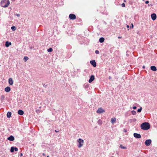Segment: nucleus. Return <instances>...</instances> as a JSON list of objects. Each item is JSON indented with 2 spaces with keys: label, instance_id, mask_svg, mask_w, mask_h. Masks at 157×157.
Segmentation results:
<instances>
[{
  "label": "nucleus",
  "instance_id": "a18cd8bd",
  "mask_svg": "<svg viewBox=\"0 0 157 157\" xmlns=\"http://www.w3.org/2000/svg\"><path fill=\"white\" fill-rule=\"evenodd\" d=\"M21 155H22V154L21 153Z\"/></svg>",
  "mask_w": 157,
  "mask_h": 157
},
{
  "label": "nucleus",
  "instance_id": "ddd939ff",
  "mask_svg": "<svg viewBox=\"0 0 157 157\" xmlns=\"http://www.w3.org/2000/svg\"><path fill=\"white\" fill-rule=\"evenodd\" d=\"M18 113L19 115H22L24 114V112L21 110H19L18 111Z\"/></svg>",
  "mask_w": 157,
  "mask_h": 157
},
{
  "label": "nucleus",
  "instance_id": "79ce46f5",
  "mask_svg": "<svg viewBox=\"0 0 157 157\" xmlns=\"http://www.w3.org/2000/svg\"><path fill=\"white\" fill-rule=\"evenodd\" d=\"M55 132H58V131H56V130H55Z\"/></svg>",
  "mask_w": 157,
  "mask_h": 157
},
{
  "label": "nucleus",
  "instance_id": "423d86ee",
  "mask_svg": "<svg viewBox=\"0 0 157 157\" xmlns=\"http://www.w3.org/2000/svg\"><path fill=\"white\" fill-rule=\"evenodd\" d=\"M105 112V110L102 108H99L97 111V113H101Z\"/></svg>",
  "mask_w": 157,
  "mask_h": 157
},
{
  "label": "nucleus",
  "instance_id": "5701e85b",
  "mask_svg": "<svg viewBox=\"0 0 157 157\" xmlns=\"http://www.w3.org/2000/svg\"><path fill=\"white\" fill-rule=\"evenodd\" d=\"M133 115H135L136 114V112L134 110H132L131 111Z\"/></svg>",
  "mask_w": 157,
  "mask_h": 157
},
{
  "label": "nucleus",
  "instance_id": "6ab92c4d",
  "mask_svg": "<svg viewBox=\"0 0 157 157\" xmlns=\"http://www.w3.org/2000/svg\"><path fill=\"white\" fill-rule=\"evenodd\" d=\"M104 38L103 37H101L99 39V41L101 43H102L104 41Z\"/></svg>",
  "mask_w": 157,
  "mask_h": 157
},
{
  "label": "nucleus",
  "instance_id": "1a4fd4ad",
  "mask_svg": "<svg viewBox=\"0 0 157 157\" xmlns=\"http://www.w3.org/2000/svg\"><path fill=\"white\" fill-rule=\"evenodd\" d=\"M151 17L153 20H155L156 18V16L155 13H153L151 14Z\"/></svg>",
  "mask_w": 157,
  "mask_h": 157
},
{
  "label": "nucleus",
  "instance_id": "f3484780",
  "mask_svg": "<svg viewBox=\"0 0 157 157\" xmlns=\"http://www.w3.org/2000/svg\"><path fill=\"white\" fill-rule=\"evenodd\" d=\"M11 115V113L10 112H8L7 114V117L8 118H10Z\"/></svg>",
  "mask_w": 157,
  "mask_h": 157
},
{
  "label": "nucleus",
  "instance_id": "c756f323",
  "mask_svg": "<svg viewBox=\"0 0 157 157\" xmlns=\"http://www.w3.org/2000/svg\"><path fill=\"white\" fill-rule=\"evenodd\" d=\"M132 121L133 122H135L136 121V119L135 118H133L132 119Z\"/></svg>",
  "mask_w": 157,
  "mask_h": 157
},
{
  "label": "nucleus",
  "instance_id": "7c9ffc66",
  "mask_svg": "<svg viewBox=\"0 0 157 157\" xmlns=\"http://www.w3.org/2000/svg\"><path fill=\"white\" fill-rule=\"evenodd\" d=\"M14 150H15V151H17L18 150V148L16 147H14Z\"/></svg>",
  "mask_w": 157,
  "mask_h": 157
},
{
  "label": "nucleus",
  "instance_id": "c9c22d12",
  "mask_svg": "<svg viewBox=\"0 0 157 157\" xmlns=\"http://www.w3.org/2000/svg\"><path fill=\"white\" fill-rule=\"evenodd\" d=\"M123 131L124 132H127V130L126 129H124Z\"/></svg>",
  "mask_w": 157,
  "mask_h": 157
},
{
  "label": "nucleus",
  "instance_id": "f03ea898",
  "mask_svg": "<svg viewBox=\"0 0 157 157\" xmlns=\"http://www.w3.org/2000/svg\"><path fill=\"white\" fill-rule=\"evenodd\" d=\"M141 127L142 129L147 130L150 128V125L148 123L144 122L141 125Z\"/></svg>",
  "mask_w": 157,
  "mask_h": 157
},
{
  "label": "nucleus",
  "instance_id": "a211bd4d",
  "mask_svg": "<svg viewBox=\"0 0 157 157\" xmlns=\"http://www.w3.org/2000/svg\"><path fill=\"white\" fill-rule=\"evenodd\" d=\"M116 121V118L114 117L111 119V122L112 124L115 123Z\"/></svg>",
  "mask_w": 157,
  "mask_h": 157
},
{
  "label": "nucleus",
  "instance_id": "9b49d317",
  "mask_svg": "<svg viewBox=\"0 0 157 157\" xmlns=\"http://www.w3.org/2000/svg\"><path fill=\"white\" fill-rule=\"evenodd\" d=\"M90 63L94 67L96 66V63L95 60H91Z\"/></svg>",
  "mask_w": 157,
  "mask_h": 157
},
{
  "label": "nucleus",
  "instance_id": "2f4dec72",
  "mask_svg": "<svg viewBox=\"0 0 157 157\" xmlns=\"http://www.w3.org/2000/svg\"><path fill=\"white\" fill-rule=\"evenodd\" d=\"M125 6V4L124 3H123L121 4V6L122 7H124Z\"/></svg>",
  "mask_w": 157,
  "mask_h": 157
},
{
  "label": "nucleus",
  "instance_id": "6e6552de",
  "mask_svg": "<svg viewBox=\"0 0 157 157\" xmlns=\"http://www.w3.org/2000/svg\"><path fill=\"white\" fill-rule=\"evenodd\" d=\"M94 79V75H92L89 80V82L91 83Z\"/></svg>",
  "mask_w": 157,
  "mask_h": 157
},
{
  "label": "nucleus",
  "instance_id": "f257e3e1",
  "mask_svg": "<svg viewBox=\"0 0 157 157\" xmlns=\"http://www.w3.org/2000/svg\"><path fill=\"white\" fill-rule=\"evenodd\" d=\"M10 4V2L8 0H2L1 2V5L3 7H7Z\"/></svg>",
  "mask_w": 157,
  "mask_h": 157
},
{
  "label": "nucleus",
  "instance_id": "ea45409f",
  "mask_svg": "<svg viewBox=\"0 0 157 157\" xmlns=\"http://www.w3.org/2000/svg\"><path fill=\"white\" fill-rule=\"evenodd\" d=\"M127 28H128L129 27V26L128 25H127Z\"/></svg>",
  "mask_w": 157,
  "mask_h": 157
},
{
  "label": "nucleus",
  "instance_id": "e433bc0d",
  "mask_svg": "<svg viewBox=\"0 0 157 157\" xmlns=\"http://www.w3.org/2000/svg\"><path fill=\"white\" fill-rule=\"evenodd\" d=\"M16 16H17V17H20V14H16Z\"/></svg>",
  "mask_w": 157,
  "mask_h": 157
},
{
  "label": "nucleus",
  "instance_id": "393cba45",
  "mask_svg": "<svg viewBox=\"0 0 157 157\" xmlns=\"http://www.w3.org/2000/svg\"><path fill=\"white\" fill-rule=\"evenodd\" d=\"M53 51V49L52 48H50L49 49H48L47 51L48 52H52Z\"/></svg>",
  "mask_w": 157,
  "mask_h": 157
},
{
  "label": "nucleus",
  "instance_id": "9d476101",
  "mask_svg": "<svg viewBox=\"0 0 157 157\" xmlns=\"http://www.w3.org/2000/svg\"><path fill=\"white\" fill-rule=\"evenodd\" d=\"M7 140L10 141H13L14 140V138L13 136H11L7 138Z\"/></svg>",
  "mask_w": 157,
  "mask_h": 157
},
{
  "label": "nucleus",
  "instance_id": "c85d7f7f",
  "mask_svg": "<svg viewBox=\"0 0 157 157\" xmlns=\"http://www.w3.org/2000/svg\"><path fill=\"white\" fill-rule=\"evenodd\" d=\"M95 53L96 54H98L99 53V52L98 50H96L95 51Z\"/></svg>",
  "mask_w": 157,
  "mask_h": 157
},
{
  "label": "nucleus",
  "instance_id": "49530a36",
  "mask_svg": "<svg viewBox=\"0 0 157 157\" xmlns=\"http://www.w3.org/2000/svg\"><path fill=\"white\" fill-rule=\"evenodd\" d=\"M47 157H49V156H47Z\"/></svg>",
  "mask_w": 157,
  "mask_h": 157
},
{
  "label": "nucleus",
  "instance_id": "4468645a",
  "mask_svg": "<svg viewBox=\"0 0 157 157\" xmlns=\"http://www.w3.org/2000/svg\"><path fill=\"white\" fill-rule=\"evenodd\" d=\"M11 45V43L8 41H6L5 43V46L6 47H8L9 46Z\"/></svg>",
  "mask_w": 157,
  "mask_h": 157
},
{
  "label": "nucleus",
  "instance_id": "2eb2a0df",
  "mask_svg": "<svg viewBox=\"0 0 157 157\" xmlns=\"http://www.w3.org/2000/svg\"><path fill=\"white\" fill-rule=\"evenodd\" d=\"M11 89L9 87L7 86L5 88V91L7 92H10V91Z\"/></svg>",
  "mask_w": 157,
  "mask_h": 157
},
{
  "label": "nucleus",
  "instance_id": "b1692460",
  "mask_svg": "<svg viewBox=\"0 0 157 157\" xmlns=\"http://www.w3.org/2000/svg\"><path fill=\"white\" fill-rule=\"evenodd\" d=\"M142 107H140V109H138L137 110V112H139V113L141 112V110H142Z\"/></svg>",
  "mask_w": 157,
  "mask_h": 157
},
{
  "label": "nucleus",
  "instance_id": "a878e982",
  "mask_svg": "<svg viewBox=\"0 0 157 157\" xmlns=\"http://www.w3.org/2000/svg\"><path fill=\"white\" fill-rule=\"evenodd\" d=\"M24 59L25 60V61L26 62L27 60L29 59V58L27 56H25Z\"/></svg>",
  "mask_w": 157,
  "mask_h": 157
},
{
  "label": "nucleus",
  "instance_id": "f8f14e48",
  "mask_svg": "<svg viewBox=\"0 0 157 157\" xmlns=\"http://www.w3.org/2000/svg\"><path fill=\"white\" fill-rule=\"evenodd\" d=\"M9 83L10 85H12L13 84V81L11 78L9 79Z\"/></svg>",
  "mask_w": 157,
  "mask_h": 157
},
{
  "label": "nucleus",
  "instance_id": "7ed1b4c3",
  "mask_svg": "<svg viewBox=\"0 0 157 157\" xmlns=\"http://www.w3.org/2000/svg\"><path fill=\"white\" fill-rule=\"evenodd\" d=\"M77 141L78 143V147L79 148L83 146L84 143V141L83 140L79 138L77 140Z\"/></svg>",
  "mask_w": 157,
  "mask_h": 157
},
{
  "label": "nucleus",
  "instance_id": "4be33fe9",
  "mask_svg": "<svg viewBox=\"0 0 157 157\" xmlns=\"http://www.w3.org/2000/svg\"><path fill=\"white\" fill-rule=\"evenodd\" d=\"M11 29L13 31H15L16 30V27L14 26H13L11 27Z\"/></svg>",
  "mask_w": 157,
  "mask_h": 157
},
{
  "label": "nucleus",
  "instance_id": "58836bf2",
  "mask_svg": "<svg viewBox=\"0 0 157 157\" xmlns=\"http://www.w3.org/2000/svg\"><path fill=\"white\" fill-rule=\"evenodd\" d=\"M118 38H119V39H120V38H121V36H119V37H118Z\"/></svg>",
  "mask_w": 157,
  "mask_h": 157
},
{
  "label": "nucleus",
  "instance_id": "412c9836",
  "mask_svg": "<svg viewBox=\"0 0 157 157\" xmlns=\"http://www.w3.org/2000/svg\"><path fill=\"white\" fill-rule=\"evenodd\" d=\"M98 123L99 125H101L102 124V121L101 120H99L98 121Z\"/></svg>",
  "mask_w": 157,
  "mask_h": 157
},
{
  "label": "nucleus",
  "instance_id": "dca6fc26",
  "mask_svg": "<svg viewBox=\"0 0 157 157\" xmlns=\"http://www.w3.org/2000/svg\"><path fill=\"white\" fill-rule=\"evenodd\" d=\"M151 70L154 71H156L157 70L156 67L154 66H152L151 67Z\"/></svg>",
  "mask_w": 157,
  "mask_h": 157
},
{
  "label": "nucleus",
  "instance_id": "0eeeda50",
  "mask_svg": "<svg viewBox=\"0 0 157 157\" xmlns=\"http://www.w3.org/2000/svg\"><path fill=\"white\" fill-rule=\"evenodd\" d=\"M133 135L134 137L136 138H140L141 137V136L140 134L137 133H134Z\"/></svg>",
  "mask_w": 157,
  "mask_h": 157
},
{
  "label": "nucleus",
  "instance_id": "20e7f679",
  "mask_svg": "<svg viewBox=\"0 0 157 157\" xmlns=\"http://www.w3.org/2000/svg\"><path fill=\"white\" fill-rule=\"evenodd\" d=\"M151 142V140L150 139L147 140L145 142V144L147 146H149L150 145Z\"/></svg>",
  "mask_w": 157,
  "mask_h": 157
},
{
  "label": "nucleus",
  "instance_id": "aec40b11",
  "mask_svg": "<svg viewBox=\"0 0 157 157\" xmlns=\"http://www.w3.org/2000/svg\"><path fill=\"white\" fill-rule=\"evenodd\" d=\"M14 147H11L10 149V152H13L14 151Z\"/></svg>",
  "mask_w": 157,
  "mask_h": 157
},
{
  "label": "nucleus",
  "instance_id": "4c0bfd02",
  "mask_svg": "<svg viewBox=\"0 0 157 157\" xmlns=\"http://www.w3.org/2000/svg\"><path fill=\"white\" fill-rule=\"evenodd\" d=\"M148 6H152V5H151V4H148Z\"/></svg>",
  "mask_w": 157,
  "mask_h": 157
},
{
  "label": "nucleus",
  "instance_id": "a19ab883",
  "mask_svg": "<svg viewBox=\"0 0 157 157\" xmlns=\"http://www.w3.org/2000/svg\"><path fill=\"white\" fill-rule=\"evenodd\" d=\"M109 79H111V77L110 76H109Z\"/></svg>",
  "mask_w": 157,
  "mask_h": 157
},
{
  "label": "nucleus",
  "instance_id": "f704fd0d",
  "mask_svg": "<svg viewBox=\"0 0 157 157\" xmlns=\"http://www.w3.org/2000/svg\"><path fill=\"white\" fill-rule=\"evenodd\" d=\"M149 2L148 1H147L145 2V3L146 4H147L149 3Z\"/></svg>",
  "mask_w": 157,
  "mask_h": 157
},
{
  "label": "nucleus",
  "instance_id": "cd10ccee",
  "mask_svg": "<svg viewBox=\"0 0 157 157\" xmlns=\"http://www.w3.org/2000/svg\"><path fill=\"white\" fill-rule=\"evenodd\" d=\"M5 98V96L4 95H2L1 97V100H3Z\"/></svg>",
  "mask_w": 157,
  "mask_h": 157
},
{
  "label": "nucleus",
  "instance_id": "c03bdc74",
  "mask_svg": "<svg viewBox=\"0 0 157 157\" xmlns=\"http://www.w3.org/2000/svg\"><path fill=\"white\" fill-rule=\"evenodd\" d=\"M12 1H14L15 0H11Z\"/></svg>",
  "mask_w": 157,
  "mask_h": 157
},
{
  "label": "nucleus",
  "instance_id": "39448f33",
  "mask_svg": "<svg viewBox=\"0 0 157 157\" xmlns=\"http://www.w3.org/2000/svg\"><path fill=\"white\" fill-rule=\"evenodd\" d=\"M69 18L71 20H74L76 18V16L72 14H70L69 15Z\"/></svg>",
  "mask_w": 157,
  "mask_h": 157
},
{
  "label": "nucleus",
  "instance_id": "473e14b6",
  "mask_svg": "<svg viewBox=\"0 0 157 157\" xmlns=\"http://www.w3.org/2000/svg\"><path fill=\"white\" fill-rule=\"evenodd\" d=\"M131 25H131V26H130V28L131 29H132V28H133V24H132H132H131Z\"/></svg>",
  "mask_w": 157,
  "mask_h": 157
},
{
  "label": "nucleus",
  "instance_id": "de8ad7c7",
  "mask_svg": "<svg viewBox=\"0 0 157 157\" xmlns=\"http://www.w3.org/2000/svg\"><path fill=\"white\" fill-rule=\"evenodd\" d=\"M111 157H114L112 156Z\"/></svg>",
  "mask_w": 157,
  "mask_h": 157
},
{
  "label": "nucleus",
  "instance_id": "bb28decb",
  "mask_svg": "<svg viewBox=\"0 0 157 157\" xmlns=\"http://www.w3.org/2000/svg\"><path fill=\"white\" fill-rule=\"evenodd\" d=\"M120 147L122 149H125L126 147L124 146H123L122 145H120Z\"/></svg>",
  "mask_w": 157,
  "mask_h": 157
},
{
  "label": "nucleus",
  "instance_id": "72a5a7b5",
  "mask_svg": "<svg viewBox=\"0 0 157 157\" xmlns=\"http://www.w3.org/2000/svg\"><path fill=\"white\" fill-rule=\"evenodd\" d=\"M133 109H136V106H133Z\"/></svg>",
  "mask_w": 157,
  "mask_h": 157
},
{
  "label": "nucleus",
  "instance_id": "37998d69",
  "mask_svg": "<svg viewBox=\"0 0 157 157\" xmlns=\"http://www.w3.org/2000/svg\"><path fill=\"white\" fill-rule=\"evenodd\" d=\"M143 68H145V67L144 66H143Z\"/></svg>",
  "mask_w": 157,
  "mask_h": 157
}]
</instances>
